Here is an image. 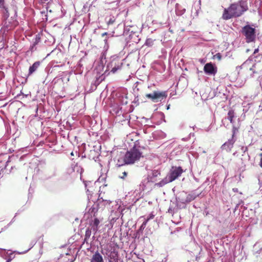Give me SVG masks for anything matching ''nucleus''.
I'll use <instances>...</instances> for the list:
<instances>
[{"mask_svg": "<svg viewBox=\"0 0 262 262\" xmlns=\"http://www.w3.org/2000/svg\"><path fill=\"white\" fill-rule=\"evenodd\" d=\"M248 10L246 1L241 0L231 4L229 7L225 8L222 15L224 20H228L234 17H238Z\"/></svg>", "mask_w": 262, "mask_h": 262, "instance_id": "obj_1", "label": "nucleus"}, {"mask_svg": "<svg viewBox=\"0 0 262 262\" xmlns=\"http://www.w3.org/2000/svg\"><path fill=\"white\" fill-rule=\"evenodd\" d=\"M238 69V75L245 79L251 78L257 73L255 70V64L250 59L246 60Z\"/></svg>", "mask_w": 262, "mask_h": 262, "instance_id": "obj_2", "label": "nucleus"}, {"mask_svg": "<svg viewBox=\"0 0 262 262\" xmlns=\"http://www.w3.org/2000/svg\"><path fill=\"white\" fill-rule=\"evenodd\" d=\"M142 156V153L138 149L134 147L129 151H127L124 157V163L118 164L119 167L125 164H134L136 161L140 159Z\"/></svg>", "mask_w": 262, "mask_h": 262, "instance_id": "obj_3", "label": "nucleus"}, {"mask_svg": "<svg viewBox=\"0 0 262 262\" xmlns=\"http://www.w3.org/2000/svg\"><path fill=\"white\" fill-rule=\"evenodd\" d=\"M242 33L245 36L247 42H252L255 39V29L250 25L244 26L242 28Z\"/></svg>", "mask_w": 262, "mask_h": 262, "instance_id": "obj_4", "label": "nucleus"}, {"mask_svg": "<svg viewBox=\"0 0 262 262\" xmlns=\"http://www.w3.org/2000/svg\"><path fill=\"white\" fill-rule=\"evenodd\" d=\"M184 170L181 167L172 166L170 169L167 178L169 181L172 182L181 176Z\"/></svg>", "mask_w": 262, "mask_h": 262, "instance_id": "obj_5", "label": "nucleus"}, {"mask_svg": "<svg viewBox=\"0 0 262 262\" xmlns=\"http://www.w3.org/2000/svg\"><path fill=\"white\" fill-rule=\"evenodd\" d=\"M145 96L150 99L152 102H157L166 99L167 97V94L165 91H154L152 94H146Z\"/></svg>", "mask_w": 262, "mask_h": 262, "instance_id": "obj_6", "label": "nucleus"}, {"mask_svg": "<svg viewBox=\"0 0 262 262\" xmlns=\"http://www.w3.org/2000/svg\"><path fill=\"white\" fill-rule=\"evenodd\" d=\"M204 71L208 75H215L217 73V69L212 62H209L204 66Z\"/></svg>", "mask_w": 262, "mask_h": 262, "instance_id": "obj_7", "label": "nucleus"}, {"mask_svg": "<svg viewBox=\"0 0 262 262\" xmlns=\"http://www.w3.org/2000/svg\"><path fill=\"white\" fill-rule=\"evenodd\" d=\"M161 175V172L158 170H154L151 172V175L149 176L148 179L149 182H155L157 181L156 178Z\"/></svg>", "mask_w": 262, "mask_h": 262, "instance_id": "obj_8", "label": "nucleus"}, {"mask_svg": "<svg viewBox=\"0 0 262 262\" xmlns=\"http://www.w3.org/2000/svg\"><path fill=\"white\" fill-rule=\"evenodd\" d=\"M40 64L41 62L37 61L35 62L31 66H30L29 69L28 76L31 75L34 72L36 71L40 66Z\"/></svg>", "mask_w": 262, "mask_h": 262, "instance_id": "obj_9", "label": "nucleus"}, {"mask_svg": "<svg viewBox=\"0 0 262 262\" xmlns=\"http://www.w3.org/2000/svg\"><path fill=\"white\" fill-rule=\"evenodd\" d=\"M91 262H104L102 256L98 252L93 255Z\"/></svg>", "mask_w": 262, "mask_h": 262, "instance_id": "obj_10", "label": "nucleus"}, {"mask_svg": "<svg viewBox=\"0 0 262 262\" xmlns=\"http://www.w3.org/2000/svg\"><path fill=\"white\" fill-rule=\"evenodd\" d=\"M234 143V141L233 140H229L222 146V148L223 149H225L226 150H231Z\"/></svg>", "mask_w": 262, "mask_h": 262, "instance_id": "obj_11", "label": "nucleus"}, {"mask_svg": "<svg viewBox=\"0 0 262 262\" xmlns=\"http://www.w3.org/2000/svg\"><path fill=\"white\" fill-rule=\"evenodd\" d=\"M99 224V220L97 217H95L94 220L92 221L90 225L92 226L93 230L96 232L98 230V226Z\"/></svg>", "mask_w": 262, "mask_h": 262, "instance_id": "obj_12", "label": "nucleus"}, {"mask_svg": "<svg viewBox=\"0 0 262 262\" xmlns=\"http://www.w3.org/2000/svg\"><path fill=\"white\" fill-rule=\"evenodd\" d=\"M234 117L235 114L234 111L232 110H229L228 113V119L231 123H234L233 118Z\"/></svg>", "mask_w": 262, "mask_h": 262, "instance_id": "obj_13", "label": "nucleus"}, {"mask_svg": "<svg viewBox=\"0 0 262 262\" xmlns=\"http://www.w3.org/2000/svg\"><path fill=\"white\" fill-rule=\"evenodd\" d=\"M115 66L111 70V72H112L113 73H116L117 71V70L120 69L122 66V62H118L117 64H116V63L115 62Z\"/></svg>", "mask_w": 262, "mask_h": 262, "instance_id": "obj_14", "label": "nucleus"}, {"mask_svg": "<svg viewBox=\"0 0 262 262\" xmlns=\"http://www.w3.org/2000/svg\"><path fill=\"white\" fill-rule=\"evenodd\" d=\"M170 182L169 181V180L166 177V178L163 179L162 180H161L160 182L156 183V185H157L159 187H162L164 185H165V184H166L168 183H170Z\"/></svg>", "mask_w": 262, "mask_h": 262, "instance_id": "obj_15", "label": "nucleus"}, {"mask_svg": "<svg viewBox=\"0 0 262 262\" xmlns=\"http://www.w3.org/2000/svg\"><path fill=\"white\" fill-rule=\"evenodd\" d=\"M98 209L95 207L94 205L92 206L89 209V212L93 214V216H96V214L98 212Z\"/></svg>", "mask_w": 262, "mask_h": 262, "instance_id": "obj_16", "label": "nucleus"}, {"mask_svg": "<svg viewBox=\"0 0 262 262\" xmlns=\"http://www.w3.org/2000/svg\"><path fill=\"white\" fill-rule=\"evenodd\" d=\"M116 21V18L114 16L111 17L109 19L106 21V24L108 26L113 25Z\"/></svg>", "mask_w": 262, "mask_h": 262, "instance_id": "obj_17", "label": "nucleus"}, {"mask_svg": "<svg viewBox=\"0 0 262 262\" xmlns=\"http://www.w3.org/2000/svg\"><path fill=\"white\" fill-rule=\"evenodd\" d=\"M152 40L150 38L146 39L145 41V45L148 47L151 46L152 45Z\"/></svg>", "mask_w": 262, "mask_h": 262, "instance_id": "obj_18", "label": "nucleus"}, {"mask_svg": "<svg viewBox=\"0 0 262 262\" xmlns=\"http://www.w3.org/2000/svg\"><path fill=\"white\" fill-rule=\"evenodd\" d=\"M127 172L126 171H124L122 173V174L121 175L119 176V178L121 179L124 180L126 178V177H127Z\"/></svg>", "mask_w": 262, "mask_h": 262, "instance_id": "obj_19", "label": "nucleus"}, {"mask_svg": "<svg viewBox=\"0 0 262 262\" xmlns=\"http://www.w3.org/2000/svg\"><path fill=\"white\" fill-rule=\"evenodd\" d=\"M0 8L5 9L7 11V8L5 6V0H0Z\"/></svg>", "mask_w": 262, "mask_h": 262, "instance_id": "obj_20", "label": "nucleus"}, {"mask_svg": "<svg viewBox=\"0 0 262 262\" xmlns=\"http://www.w3.org/2000/svg\"><path fill=\"white\" fill-rule=\"evenodd\" d=\"M149 221V219H147L141 225V227H140V229H144L146 225V224Z\"/></svg>", "mask_w": 262, "mask_h": 262, "instance_id": "obj_21", "label": "nucleus"}, {"mask_svg": "<svg viewBox=\"0 0 262 262\" xmlns=\"http://www.w3.org/2000/svg\"><path fill=\"white\" fill-rule=\"evenodd\" d=\"M222 56L221 53H216L215 55H214V58H217L219 60H221L222 59Z\"/></svg>", "mask_w": 262, "mask_h": 262, "instance_id": "obj_22", "label": "nucleus"}, {"mask_svg": "<svg viewBox=\"0 0 262 262\" xmlns=\"http://www.w3.org/2000/svg\"><path fill=\"white\" fill-rule=\"evenodd\" d=\"M195 199V197H193L192 195H189L187 197V201H188L189 202H190L191 201L194 200Z\"/></svg>", "mask_w": 262, "mask_h": 262, "instance_id": "obj_23", "label": "nucleus"}, {"mask_svg": "<svg viewBox=\"0 0 262 262\" xmlns=\"http://www.w3.org/2000/svg\"><path fill=\"white\" fill-rule=\"evenodd\" d=\"M236 128L235 127H233V129H232V132H233V134H232V138H233V137L235 135V132H236Z\"/></svg>", "mask_w": 262, "mask_h": 262, "instance_id": "obj_24", "label": "nucleus"}, {"mask_svg": "<svg viewBox=\"0 0 262 262\" xmlns=\"http://www.w3.org/2000/svg\"><path fill=\"white\" fill-rule=\"evenodd\" d=\"M114 260H115V262H123V260L120 258H116V259H115Z\"/></svg>", "mask_w": 262, "mask_h": 262, "instance_id": "obj_25", "label": "nucleus"}, {"mask_svg": "<svg viewBox=\"0 0 262 262\" xmlns=\"http://www.w3.org/2000/svg\"><path fill=\"white\" fill-rule=\"evenodd\" d=\"M6 251L5 249L0 248V255H2V253Z\"/></svg>", "mask_w": 262, "mask_h": 262, "instance_id": "obj_26", "label": "nucleus"}, {"mask_svg": "<svg viewBox=\"0 0 262 262\" xmlns=\"http://www.w3.org/2000/svg\"><path fill=\"white\" fill-rule=\"evenodd\" d=\"M154 217V215H153L152 214H150L149 215V216L147 219H149V220H150V219H152Z\"/></svg>", "mask_w": 262, "mask_h": 262, "instance_id": "obj_27", "label": "nucleus"}, {"mask_svg": "<svg viewBox=\"0 0 262 262\" xmlns=\"http://www.w3.org/2000/svg\"><path fill=\"white\" fill-rule=\"evenodd\" d=\"M233 191L235 192H238V189L237 188H233Z\"/></svg>", "mask_w": 262, "mask_h": 262, "instance_id": "obj_28", "label": "nucleus"}, {"mask_svg": "<svg viewBox=\"0 0 262 262\" xmlns=\"http://www.w3.org/2000/svg\"><path fill=\"white\" fill-rule=\"evenodd\" d=\"M258 51H259V50H258V48H257V49H255V50H254V51L253 54H256V53H257V52H258Z\"/></svg>", "mask_w": 262, "mask_h": 262, "instance_id": "obj_29", "label": "nucleus"}, {"mask_svg": "<svg viewBox=\"0 0 262 262\" xmlns=\"http://www.w3.org/2000/svg\"><path fill=\"white\" fill-rule=\"evenodd\" d=\"M259 166L262 168V158H261L260 160Z\"/></svg>", "mask_w": 262, "mask_h": 262, "instance_id": "obj_30", "label": "nucleus"}, {"mask_svg": "<svg viewBox=\"0 0 262 262\" xmlns=\"http://www.w3.org/2000/svg\"><path fill=\"white\" fill-rule=\"evenodd\" d=\"M107 35V32H104L102 34L101 36L102 37L104 36H106Z\"/></svg>", "mask_w": 262, "mask_h": 262, "instance_id": "obj_31", "label": "nucleus"}, {"mask_svg": "<svg viewBox=\"0 0 262 262\" xmlns=\"http://www.w3.org/2000/svg\"><path fill=\"white\" fill-rule=\"evenodd\" d=\"M121 161H120V160H118L117 165L119 166L118 164H121ZM123 163H124V161L123 162V163L122 164H123Z\"/></svg>", "mask_w": 262, "mask_h": 262, "instance_id": "obj_32", "label": "nucleus"}, {"mask_svg": "<svg viewBox=\"0 0 262 262\" xmlns=\"http://www.w3.org/2000/svg\"><path fill=\"white\" fill-rule=\"evenodd\" d=\"M107 38L106 37L105 39H104V42L106 43H107Z\"/></svg>", "mask_w": 262, "mask_h": 262, "instance_id": "obj_33", "label": "nucleus"}, {"mask_svg": "<svg viewBox=\"0 0 262 262\" xmlns=\"http://www.w3.org/2000/svg\"><path fill=\"white\" fill-rule=\"evenodd\" d=\"M200 61L201 63H204L205 61L203 60V59L200 60Z\"/></svg>", "mask_w": 262, "mask_h": 262, "instance_id": "obj_34", "label": "nucleus"}, {"mask_svg": "<svg viewBox=\"0 0 262 262\" xmlns=\"http://www.w3.org/2000/svg\"><path fill=\"white\" fill-rule=\"evenodd\" d=\"M11 260V259L10 258L8 259L6 262H10V261Z\"/></svg>", "mask_w": 262, "mask_h": 262, "instance_id": "obj_35", "label": "nucleus"}, {"mask_svg": "<svg viewBox=\"0 0 262 262\" xmlns=\"http://www.w3.org/2000/svg\"><path fill=\"white\" fill-rule=\"evenodd\" d=\"M71 156H74L73 152H72L71 153Z\"/></svg>", "mask_w": 262, "mask_h": 262, "instance_id": "obj_36", "label": "nucleus"}, {"mask_svg": "<svg viewBox=\"0 0 262 262\" xmlns=\"http://www.w3.org/2000/svg\"><path fill=\"white\" fill-rule=\"evenodd\" d=\"M259 156L262 158V152L259 154Z\"/></svg>", "mask_w": 262, "mask_h": 262, "instance_id": "obj_37", "label": "nucleus"}, {"mask_svg": "<svg viewBox=\"0 0 262 262\" xmlns=\"http://www.w3.org/2000/svg\"><path fill=\"white\" fill-rule=\"evenodd\" d=\"M74 260H71L70 262H73Z\"/></svg>", "mask_w": 262, "mask_h": 262, "instance_id": "obj_38", "label": "nucleus"}]
</instances>
